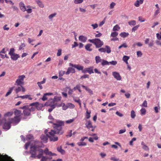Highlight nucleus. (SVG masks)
<instances>
[{"mask_svg": "<svg viewBox=\"0 0 161 161\" xmlns=\"http://www.w3.org/2000/svg\"><path fill=\"white\" fill-rule=\"evenodd\" d=\"M88 41L94 44L96 48L101 47L103 45V42L98 38H95L93 39H89Z\"/></svg>", "mask_w": 161, "mask_h": 161, "instance_id": "obj_3", "label": "nucleus"}, {"mask_svg": "<svg viewBox=\"0 0 161 161\" xmlns=\"http://www.w3.org/2000/svg\"><path fill=\"white\" fill-rule=\"evenodd\" d=\"M120 29V27L118 25H116L114 26L113 29V31H119Z\"/></svg>", "mask_w": 161, "mask_h": 161, "instance_id": "obj_39", "label": "nucleus"}, {"mask_svg": "<svg viewBox=\"0 0 161 161\" xmlns=\"http://www.w3.org/2000/svg\"><path fill=\"white\" fill-rule=\"evenodd\" d=\"M95 60L97 64H98V63L100 62L101 61V57L98 56H96Z\"/></svg>", "mask_w": 161, "mask_h": 161, "instance_id": "obj_31", "label": "nucleus"}, {"mask_svg": "<svg viewBox=\"0 0 161 161\" xmlns=\"http://www.w3.org/2000/svg\"><path fill=\"white\" fill-rule=\"evenodd\" d=\"M117 62L115 61H112L109 62V64L112 65H115L117 64Z\"/></svg>", "mask_w": 161, "mask_h": 161, "instance_id": "obj_51", "label": "nucleus"}, {"mask_svg": "<svg viewBox=\"0 0 161 161\" xmlns=\"http://www.w3.org/2000/svg\"><path fill=\"white\" fill-rule=\"evenodd\" d=\"M139 27V25H137L133 27L132 29V31H136Z\"/></svg>", "mask_w": 161, "mask_h": 161, "instance_id": "obj_57", "label": "nucleus"}, {"mask_svg": "<svg viewBox=\"0 0 161 161\" xmlns=\"http://www.w3.org/2000/svg\"><path fill=\"white\" fill-rule=\"evenodd\" d=\"M2 122H5V123L3 125V129L6 130H9L11 127V123L9 121H8L7 122H6V120L5 119H3V120H1Z\"/></svg>", "mask_w": 161, "mask_h": 161, "instance_id": "obj_9", "label": "nucleus"}, {"mask_svg": "<svg viewBox=\"0 0 161 161\" xmlns=\"http://www.w3.org/2000/svg\"><path fill=\"white\" fill-rule=\"evenodd\" d=\"M92 46V44L88 43L85 46L86 49L89 51H91L92 50V49L91 48V47Z\"/></svg>", "mask_w": 161, "mask_h": 161, "instance_id": "obj_23", "label": "nucleus"}, {"mask_svg": "<svg viewBox=\"0 0 161 161\" xmlns=\"http://www.w3.org/2000/svg\"><path fill=\"white\" fill-rule=\"evenodd\" d=\"M77 144L79 146H86V143L85 142H83V141H80L77 143Z\"/></svg>", "mask_w": 161, "mask_h": 161, "instance_id": "obj_28", "label": "nucleus"}, {"mask_svg": "<svg viewBox=\"0 0 161 161\" xmlns=\"http://www.w3.org/2000/svg\"><path fill=\"white\" fill-rule=\"evenodd\" d=\"M116 4L114 2L111 3L109 6V7L110 9H112L114 8V6Z\"/></svg>", "mask_w": 161, "mask_h": 161, "instance_id": "obj_55", "label": "nucleus"}, {"mask_svg": "<svg viewBox=\"0 0 161 161\" xmlns=\"http://www.w3.org/2000/svg\"><path fill=\"white\" fill-rule=\"evenodd\" d=\"M25 77V75H24L19 76L18 79L15 82L16 85L18 86H21L23 85L24 84V80Z\"/></svg>", "mask_w": 161, "mask_h": 161, "instance_id": "obj_6", "label": "nucleus"}, {"mask_svg": "<svg viewBox=\"0 0 161 161\" xmlns=\"http://www.w3.org/2000/svg\"><path fill=\"white\" fill-rule=\"evenodd\" d=\"M20 118L15 116L13 118H10L9 119V121L11 123L14 125H16L20 121Z\"/></svg>", "mask_w": 161, "mask_h": 161, "instance_id": "obj_10", "label": "nucleus"}, {"mask_svg": "<svg viewBox=\"0 0 161 161\" xmlns=\"http://www.w3.org/2000/svg\"><path fill=\"white\" fill-rule=\"evenodd\" d=\"M22 99H27L29 100H31L33 98L31 95H26L24 96H21L20 97Z\"/></svg>", "mask_w": 161, "mask_h": 161, "instance_id": "obj_18", "label": "nucleus"}, {"mask_svg": "<svg viewBox=\"0 0 161 161\" xmlns=\"http://www.w3.org/2000/svg\"><path fill=\"white\" fill-rule=\"evenodd\" d=\"M11 56V58L13 60L16 61V60L19 58L20 57V56L18 54H14L12 55Z\"/></svg>", "mask_w": 161, "mask_h": 161, "instance_id": "obj_19", "label": "nucleus"}, {"mask_svg": "<svg viewBox=\"0 0 161 161\" xmlns=\"http://www.w3.org/2000/svg\"><path fill=\"white\" fill-rule=\"evenodd\" d=\"M128 23L130 25H134L136 24V21L135 20H132L128 22Z\"/></svg>", "mask_w": 161, "mask_h": 161, "instance_id": "obj_40", "label": "nucleus"}, {"mask_svg": "<svg viewBox=\"0 0 161 161\" xmlns=\"http://www.w3.org/2000/svg\"><path fill=\"white\" fill-rule=\"evenodd\" d=\"M5 2L7 3H10L12 5H14V3L11 0H5Z\"/></svg>", "mask_w": 161, "mask_h": 161, "instance_id": "obj_62", "label": "nucleus"}, {"mask_svg": "<svg viewBox=\"0 0 161 161\" xmlns=\"http://www.w3.org/2000/svg\"><path fill=\"white\" fill-rule=\"evenodd\" d=\"M60 104L62 105V108L64 110H66L68 108V107L67 106V104L65 105L64 103H62Z\"/></svg>", "mask_w": 161, "mask_h": 161, "instance_id": "obj_42", "label": "nucleus"}, {"mask_svg": "<svg viewBox=\"0 0 161 161\" xmlns=\"http://www.w3.org/2000/svg\"><path fill=\"white\" fill-rule=\"evenodd\" d=\"M56 14H57L56 13H54L51 14L48 16V18L52 20V19L54 18Z\"/></svg>", "mask_w": 161, "mask_h": 161, "instance_id": "obj_41", "label": "nucleus"}, {"mask_svg": "<svg viewBox=\"0 0 161 161\" xmlns=\"http://www.w3.org/2000/svg\"><path fill=\"white\" fill-rule=\"evenodd\" d=\"M26 46L25 44L24 43H22L19 46V50H24V47Z\"/></svg>", "mask_w": 161, "mask_h": 161, "instance_id": "obj_27", "label": "nucleus"}, {"mask_svg": "<svg viewBox=\"0 0 161 161\" xmlns=\"http://www.w3.org/2000/svg\"><path fill=\"white\" fill-rule=\"evenodd\" d=\"M91 26H92L93 27V29H95L97 28L98 27V25L97 23H95L94 24H92L91 25Z\"/></svg>", "mask_w": 161, "mask_h": 161, "instance_id": "obj_58", "label": "nucleus"}, {"mask_svg": "<svg viewBox=\"0 0 161 161\" xmlns=\"http://www.w3.org/2000/svg\"><path fill=\"white\" fill-rule=\"evenodd\" d=\"M6 160L7 161H14L11 157H8L7 155H6Z\"/></svg>", "mask_w": 161, "mask_h": 161, "instance_id": "obj_63", "label": "nucleus"}, {"mask_svg": "<svg viewBox=\"0 0 161 161\" xmlns=\"http://www.w3.org/2000/svg\"><path fill=\"white\" fill-rule=\"evenodd\" d=\"M141 145L142 146V148L145 151H148L149 150L148 147L143 142H141Z\"/></svg>", "mask_w": 161, "mask_h": 161, "instance_id": "obj_24", "label": "nucleus"}, {"mask_svg": "<svg viewBox=\"0 0 161 161\" xmlns=\"http://www.w3.org/2000/svg\"><path fill=\"white\" fill-rule=\"evenodd\" d=\"M122 47H124L125 48L127 47V46L126 44V43H123L121 45H120L119 47L118 48L119 49H120V48H122Z\"/></svg>", "mask_w": 161, "mask_h": 161, "instance_id": "obj_53", "label": "nucleus"}, {"mask_svg": "<svg viewBox=\"0 0 161 161\" xmlns=\"http://www.w3.org/2000/svg\"><path fill=\"white\" fill-rule=\"evenodd\" d=\"M28 106V108L30 110V112L34 111L36 109V107L34 106H31L30 104Z\"/></svg>", "mask_w": 161, "mask_h": 161, "instance_id": "obj_29", "label": "nucleus"}, {"mask_svg": "<svg viewBox=\"0 0 161 161\" xmlns=\"http://www.w3.org/2000/svg\"><path fill=\"white\" fill-rule=\"evenodd\" d=\"M56 105H57L56 104H53L52 103H48V102L45 104V105H46V106H50L51 108L48 109V111L49 112H51L57 106H56Z\"/></svg>", "mask_w": 161, "mask_h": 161, "instance_id": "obj_12", "label": "nucleus"}, {"mask_svg": "<svg viewBox=\"0 0 161 161\" xmlns=\"http://www.w3.org/2000/svg\"><path fill=\"white\" fill-rule=\"evenodd\" d=\"M160 40H157L155 42L156 45H159L161 46V41H160Z\"/></svg>", "mask_w": 161, "mask_h": 161, "instance_id": "obj_64", "label": "nucleus"}, {"mask_svg": "<svg viewBox=\"0 0 161 161\" xmlns=\"http://www.w3.org/2000/svg\"><path fill=\"white\" fill-rule=\"evenodd\" d=\"M19 6L20 9L23 12H25L26 10V8H25V4L24 3L22 2H20L19 3Z\"/></svg>", "mask_w": 161, "mask_h": 161, "instance_id": "obj_16", "label": "nucleus"}, {"mask_svg": "<svg viewBox=\"0 0 161 161\" xmlns=\"http://www.w3.org/2000/svg\"><path fill=\"white\" fill-rule=\"evenodd\" d=\"M67 106L68 107V108H74L75 107L74 105L72 103H69L67 104Z\"/></svg>", "mask_w": 161, "mask_h": 161, "instance_id": "obj_33", "label": "nucleus"}, {"mask_svg": "<svg viewBox=\"0 0 161 161\" xmlns=\"http://www.w3.org/2000/svg\"><path fill=\"white\" fill-rule=\"evenodd\" d=\"M57 150L60 152L62 154H64L65 153V151L61 147H58L57 148Z\"/></svg>", "mask_w": 161, "mask_h": 161, "instance_id": "obj_35", "label": "nucleus"}, {"mask_svg": "<svg viewBox=\"0 0 161 161\" xmlns=\"http://www.w3.org/2000/svg\"><path fill=\"white\" fill-rule=\"evenodd\" d=\"M63 125V121L57 120L56 124H53V127L55 129V131L52 130L48 132V134H47V135L49 138V136L53 137L55 134L62 135L63 133V131L62 130V126Z\"/></svg>", "mask_w": 161, "mask_h": 161, "instance_id": "obj_1", "label": "nucleus"}, {"mask_svg": "<svg viewBox=\"0 0 161 161\" xmlns=\"http://www.w3.org/2000/svg\"><path fill=\"white\" fill-rule=\"evenodd\" d=\"M36 2L41 8H43L44 7V5L43 3L40 0H36Z\"/></svg>", "mask_w": 161, "mask_h": 161, "instance_id": "obj_21", "label": "nucleus"}, {"mask_svg": "<svg viewBox=\"0 0 161 161\" xmlns=\"http://www.w3.org/2000/svg\"><path fill=\"white\" fill-rule=\"evenodd\" d=\"M15 50L14 48H11L10 49V51L9 53V54L10 55V56H11L12 55L15 54L14 53Z\"/></svg>", "mask_w": 161, "mask_h": 161, "instance_id": "obj_34", "label": "nucleus"}, {"mask_svg": "<svg viewBox=\"0 0 161 161\" xmlns=\"http://www.w3.org/2000/svg\"><path fill=\"white\" fill-rule=\"evenodd\" d=\"M73 99L74 101L77 103H79L80 101V99L78 98L75 97H73Z\"/></svg>", "mask_w": 161, "mask_h": 161, "instance_id": "obj_54", "label": "nucleus"}, {"mask_svg": "<svg viewBox=\"0 0 161 161\" xmlns=\"http://www.w3.org/2000/svg\"><path fill=\"white\" fill-rule=\"evenodd\" d=\"M141 106L147 107V102L146 100H145L141 105Z\"/></svg>", "mask_w": 161, "mask_h": 161, "instance_id": "obj_59", "label": "nucleus"}, {"mask_svg": "<svg viewBox=\"0 0 161 161\" xmlns=\"http://www.w3.org/2000/svg\"><path fill=\"white\" fill-rule=\"evenodd\" d=\"M112 75L114 78L117 80H120L121 79V77L119 73L117 72H113L112 73Z\"/></svg>", "mask_w": 161, "mask_h": 161, "instance_id": "obj_13", "label": "nucleus"}, {"mask_svg": "<svg viewBox=\"0 0 161 161\" xmlns=\"http://www.w3.org/2000/svg\"><path fill=\"white\" fill-rule=\"evenodd\" d=\"M85 125L86 127L88 129H90L91 128L93 127L92 123L90 120L87 121L86 123L85 124Z\"/></svg>", "mask_w": 161, "mask_h": 161, "instance_id": "obj_25", "label": "nucleus"}, {"mask_svg": "<svg viewBox=\"0 0 161 161\" xmlns=\"http://www.w3.org/2000/svg\"><path fill=\"white\" fill-rule=\"evenodd\" d=\"M140 4H141L140 0L139 1L138 0L136 1L134 3V5L136 7H138L140 6Z\"/></svg>", "mask_w": 161, "mask_h": 161, "instance_id": "obj_52", "label": "nucleus"}, {"mask_svg": "<svg viewBox=\"0 0 161 161\" xmlns=\"http://www.w3.org/2000/svg\"><path fill=\"white\" fill-rule=\"evenodd\" d=\"M79 39L80 41H81V42H85L87 40V38L86 37L83 36L81 35L79 36Z\"/></svg>", "mask_w": 161, "mask_h": 161, "instance_id": "obj_22", "label": "nucleus"}, {"mask_svg": "<svg viewBox=\"0 0 161 161\" xmlns=\"http://www.w3.org/2000/svg\"><path fill=\"white\" fill-rule=\"evenodd\" d=\"M105 47L106 52L108 53H110L111 52V49L110 47L108 46H105Z\"/></svg>", "mask_w": 161, "mask_h": 161, "instance_id": "obj_46", "label": "nucleus"}, {"mask_svg": "<svg viewBox=\"0 0 161 161\" xmlns=\"http://www.w3.org/2000/svg\"><path fill=\"white\" fill-rule=\"evenodd\" d=\"M20 108L24 109L23 113L24 115L28 116L30 115L31 112L28 108V105L23 106V107H20Z\"/></svg>", "mask_w": 161, "mask_h": 161, "instance_id": "obj_8", "label": "nucleus"}, {"mask_svg": "<svg viewBox=\"0 0 161 161\" xmlns=\"http://www.w3.org/2000/svg\"><path fill=\"white\" fill-rule=\"evenodd\" d=\"M38 151L39 153L42 155H43V153H44L46 155H48L50 156H56L57 155L56 154L53 153L49 151L47 148H46L44 150L41 149H39L38 150Z\"/></svg>", "mask_w": 161, "mask_h": 161, "instance_id": "obj_5", "label": "nucleus"}, {"mask_svg": "<svg viewBox=\"0 0 161 161\" xmlns=\"http://www.w3.org/2000/svg\"><path fill=\"white\" fill-rule=\"evenodd\" d=\"M14 113L15 115V116L18 117L19 118H20V116L22 114L21 111L17 109H15V110L14 111Z\"/></svg>", "mask_w": 161, "mask_h": 161, "instance_id": "obj_20", "label": "nucleus"}, {"mask_svg": "<svg viewBox=\"0 0 161 161\" xmlns=\"http://www.w3.org/2000/svg\"><path fill=\"white\" fill-rule=\"evenodd\" d=\"M136 140V138H133L131 140L129 144L130 145L132 146L133 145V143L134 141H135Z\"/></svg>", "mask_w": 161, "mask_h": 161, "instance_id": "obj_60", "label": "nucleus"}, {"mask_svg": "<svg viewBox=\"0 0 161 161\" xmlns=\"http://www.w3.org/2000/svg\"><path fill=\"white\" fill-rule=\"evenodd\" d=\"M101 64L103 66L105 65H109V62L106 60H103L101 63Z\"/></svg>", "mask_w": 161, "mask_h": 161, "instance_id": "obj_36", "label": "nucleus"}, {"mask_svg": "<svg viewBox=\"0 0 161 161\" xmlns=\"http://www.w3.org/2000/svg\"><path fill=\"white\" fill-rule=\"evenodd\" d=\"M98 51L101 53H105L106 52V49L104 48H101L98 49Z\"/></svg>", "mask_w": 161, "mask_h": 161, "instance_id": "obj_56", "label": "nucleus"}, {"mask_svg": "<svg viewBox=\"0 0 161 161\" xmlns=\"http://www.w3.org/2000/svg\"><path fill=\"white\" fill-rule=\"evenodd\" d=\"M69 65L72 67H75L79 70H82H82H83L84 67L82 66H81L78 64H73L70 63H69Z\"/></svg>", "mask_w": 161, "mask_h": 161, "instance_id": "obj_14", "label": "nucleus"}, {"mask_svg": "<svg viewBox=\"0 0 161 161\" xmlns=\"http://www.w3.org/2000/svg\"><path fill=\"white\" fill-rule=\"evenodd\" d=\"M118 35V33L117 32L114 31L111 33L110 36L113 37H116Z\"/></svg>", "mask_w": 161, "mask_h": 161, "instance_id": "obj_37", "label": "nucleus"}, {"mask_svg": "<svg viewBox=\"0 0 161 161\" xmlns=\"http://www.w3.org/2000/svg\"><path fill=\"white\" fill-rule=\"evenodd\" d=\"M93 68V67H90L85 68L84 69H83V70H82V73L85 74L87 72L89 74H91L94 73Z\"/></svg>", "mask_w": 161, "mask_h": 161, "instance_id": "obj_11", "label": "nucleus"}, {"mask_svg": "<svg viewBox=\"0 0 161 161\" xmlns=\"http://www.w3.org/2000/svg\"><path fill=\"white\" fill-rule=\"evenodd\" d=\"M36 146H33L31 147V150L30 151V153L31 154V157L33 158H37L38 159H39L42 157V155L39 153V154L36 155Z\"/></svg>", "mask_w": 161, "mask_h": 161, "instance_id": "obj_2", "label": "nucleus"}, {"mask_svg": "<svg viewBox=\"0 0 161 161\" xmlns=\"http://www.w3.org/2000/svg\"><path fill=\"white\" fill-rule=\"evenodd\" d=\"M119 35L121 37L125 38L129 35V34L127 32H123L121 33Z\"/></svg>", "mask_w": 161, "mask_h": 161, "instance_id": "obj_26", "label": "nucleus"}, {"mask_svg": "<svg viewBox=\"0 0 161 161\" xmlns=\"http://www.w3.org/2000/svg\"><path fill=\"white\" fill-rule=\"evenodd\" d=\"M47 134L46 135H42L41 136V139L43 142L46 143L47 142Z\"/></svg>", "mask_w": 161, "mask_h": 161, "instance_id": "obj_17", "label": "nucleus"}, {"mask_svg": "<svg viewBox=\"0 0 161 161\" xmlns=\"http://www.w3.org/2000/svg\"><path fill=\"white\" fill-rule=\"evenodd\" d=\"M90 114L91 111H88L87 109L86 114V117L87 119H89L90 117Z\"/></svg>", "mask_w": 161, "mask_h": 161, "instance_id": "obj_32", "label": "nucleus"}, {"mask_svg": "<svg viewBox=\"0 0 161 161\" xmlns=\"http://www.w3.org/2000/svg\"><path fill=\"white\" fill-rule=\"evenodd\" d=\"M27 8H28L27 9H26V10L25 11H26L28 13L30 14L32 12V9L30 8V6H27Z\"/></svg>", "mask_w": 161, "mask_h": 161, "instance_id": "obj_47", "label": "nucleus"}, {"mask_svg": "<svg viewBox=\"0 0 161 161\" xmlns=\"http://www.w3.org/2000/svg\"><path fill=\"white\" fill-rule=\"evenodd\" d=\"M130 116L133 119L135 118L136 116V114L135 111L133 110H132L131 111L130 113Z\"/></svg>", "mask_w": 161, "mask_h": 161, "instance_id": "obj_45", "label": "nucleus"}, {"mask_svg": "<svg viewBox=\"0 0 161 161\" xmlns=\"http://www.w3.org/2000/svg\"><path fill=\"white\" fill-rule=\"evenodd\" d=\"M61 96H55L53 99H49L48 101V103H52L53 104H56V105L57 107H59L62 106V104H60L57 103L59 101L61 100Z\"/></svg>", "mask_w": 161, "mask_h": 161, "instance_id": "obj_4", "label": "nucleus"}, {"mask_svg": "<svg viewBox=\"0 0 161 161\" xmlns=\"http://www.w3.org/2000/svg\"><path fill=\"white\" fill-rule=\"evenodd\" d=\"M75 120V119H70L66 121L65 122L67 124H70L73 122Z\"/></svg>", "mask_w": 161, "mask_h": 161, "instance_id": "obj_50", "label": "nucleus"}, {"mask_svg": "<svg viewBox=\"0 0 161 161\" xmlns=\"http://www.w3.org/2000/svg\"><path fill=\"white\" fill-rule=\"evenodd\" d=\"M130 57L129 56L125 55L123 56V60L125 62V61H128V60L129 59Z\"/></svg>", "mask_w": 161, "mask_h": 161, "instance_id": "obj_48", "label": "nucleus"}, {"mask_svg": "<svg viewBox=\"0 0 161 161\" xmlns=\"http://www.w3.org/2000/svg\"><path fill=\"white\" fill-rule=\"evenodd\" d=\"M13 114L12 112H8L4 114V117H6L7 116H11Z\"/></svg>", "mask_w": 161, "mask_h": 161, "instance_id": "obj_61", "label": "nucleus"}, {"mask_svg": "<svg viewBox=\"0 0 161 161\" xmlns=\"http://www.w3.org/2000/svg\"><path fill=\"white\" fill-rule=\"evenodd\" d=\"M18 86L17 88H16L15 89V91L16 93H18L19 92L21 91V88H22L21 86H22L21 85V86Z\"/></svg>", "mask_w": 161, "mask_h": 161, "instance_id": "obj_43", "label": "nucleus"}, {"mask_svg": "<svg viewBox=\"0 0 161 161\" xmlns=\"http://www.w3.org/2000/svg\"><path fill=\"white\" fill-rule=\"evenodd\" d=\"M83 2V0H74V3L75 4H78L82 3Z\"/></svg>", "mask_w": 161, "mask_h": 161, "instance_id": "obj_44", "label": "nucleus"}, {"mask_svg": "<svg viewBox=\"0 0 161 161\" xmlns=\"http://www.w3.org/2000/svg\"><path fill=\"white\" fill-rule=\"evenodd\" d=\"M14 88V87H10L9 88V89L8 91V92L6 93L5 96L7 97L8 95H9L11 93H12L13 89Z\"/></svg>", "mask_w": 161, "mask_h": 161, "instance_id": "obj_30", "label": "nucleus"}, {"mask_svg": "<svg viewBox=\"0 0 161 161\" xmlns=\"http://www.w3.org/2000/svg\"><path fill=\"white\" fill-rule=\"evenodd\" d=\"M49 138L51 141H53L55 142L58 140V137H50L49 136Z\"/></svg>", "mask_w": 161, "mask_h": 161, "instance_id": "obj_38", "label": "nucleus"}, {"mask_svg": "<svg viewBox=\"0 0 161 161\" xmlns=\"http://www.w3.org/2000/svg\"><path fill=\"white\" fill-rule=\"evenodd\" d=\"M75 72V70L72 67H69L68 68L67 71L65 73V74L67 75H69L70 73H74Z\"/></svg>", "mask_w": 161, "mask_h": 161, "instance_id": "obj_15", "label": "nucleus"}, {"mask_svg": "<svg viewBox=\"0 0 161 161\" xmlns=\"http://www.w3.org/2000/svg\"><path fill=\"white\" fill-rule=\"evenodd\" d=\"M30 105L35 106L36 107V109L37 110H41L43 107L46 106V105H45V104L39 103L37 102L32 103L30 104Z\"/></svg>", "mask_w": 161, "mask_h": 161, "instance_id": "obj_7", "label": "nucleus"}, {"mask_svg": "<svg viewBox=\"0 0 161 161\" xmlns=\"http://www.w3.org/2000/svg\"><path fill=\"white\" fill-rule=\"evenodd\" d=\"M140 111L141 112V115H145L146 114V110L144 108H142L141 110Z\"/></svg>", "mask_w": 161, "mask_h": 161, "instance_id": "obj_49", "label": "nucleus"}]
</instances>
